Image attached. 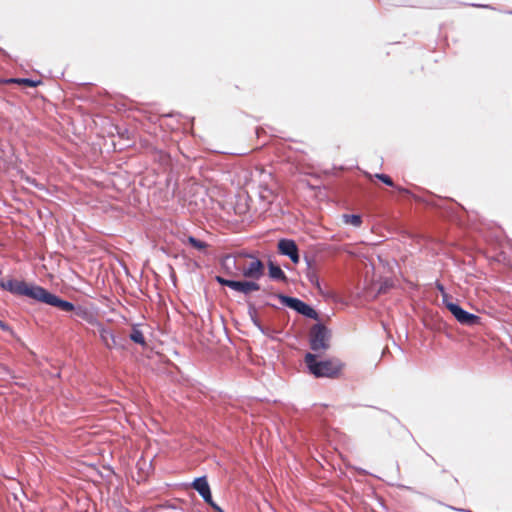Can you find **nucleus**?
I'll list each match as a JSON object with an SVG mask.
<instances>
[{
	"label": "nucleus",
	"mask_w": 512,
	"mask_h": 512,
	"mask_svg": "<svg viewBox=\"0 0 512 512\" xmlns=\"http://www.w3.org/2000/svg\"><path fill=\"white\" fill-rule=\"evenodd\" d=\"M304 361L309 372L316 378H336L343 367L338 359L319 360L317 355L312 353H306Z\"/></svg>",
	"instance_id": "f257e3e1"
},
{
	"label": "nucleus",
	"mask_w": 512,
	"mask_h": 512,
	"mask_svg": "<svg viewBox=\"0 0 512 512\" xmlns=\"http://www.w3.org/2000/svg\"><path fill=\"white\" fill-rule=\"evenodd\" d=\"M0 287L13 295L25 296L37 301L42 286L28 284L25 281L16 279H9L8 281L0 280Z\"/></svg>",
	"instance_id": "f03ea898"
},
{
	"label": "nucleus",
	"mask_w": 512,
	"mask_h": 512,
	"mask_svg": "<svg viewBox=\"0 0 512 512\" xmlns=\"http://www.w3.org/2000/svg\"><path fill=\"white\" fill-rule=\"evenodd\" d=\"M0 287L13 295L25 296L37 301L42 286L28 284L25 281L16 279H9L8 281L0 280Z\"/></svg>",
	"instance_id": "7ed1b4c3"
},
{
	"label": "nucleus",
	"mask_w": 512,
	"mask_h": 512,
	"mask_svg": "<svg viewBox=\"0 0 512 512\" xmlns=\"http://www.w3.org/2000/svg\"><path fill=\"white\" fill-rule=\"evenodd\" d=\"M273 297L279 299L281 304L288 307L298 314L313 320H319L318 312L309 304L299 298L288 296L282 293L272 294Z\"/></svg>",
	"instance_id": "20e7f679"
},
{
	"label": "nucleus",
	"mask_w": 512,
	"mask_h": 512,
	"mask_svg": "<svg viewBox=\"0 0 512 512\" xmlns=\"http://www.w3.org/2000/svg\"><path fill=\"white\" fill-rule=\"evenodd\" d=\"M442 301L447 310L460 324L475 326L481 323V318L478 315L466 311L457 302L450 300L448 295H444Z\"/></svg>",
	"instance_id": "39448f33"
},
{
	"label": "nucleus",
	"mask_w": 512,
	"mask_h": 512,
	"mask_svg": "<svg viewBox=\"0 0 512 512\" xmlns=\"http://www.w3.org/2000/svg\"><path fill=\"white\" fill-rule=\"evenodd\" d=\"M330 330L321 322L314 324L309 333V345L311 350H327L330 347Z\"/></svg>",
	"instance_id": "423d86ee"
},
{
	"label": "nucleus",
	"mask_w": 512,
	"mask_h": 512,
	"mask_svg": "<svg viewBox=\"0 0 512 512\" xmlns=\"http://www.w3.org/2000/svg\"><path fill=\"white\" fill-rule=\"evenodd\" d=\"M215 281L221 286L229 287L230 289L244 295H249L253 291L260 290V284L252 280H233L216 275Z\"/></svg>",
	"instance_id": "0eeeda50"
},
{
	"label": "nucleus",
	"mask_w": 512,
	"mask_h": 512,
	"mask_svg": "<svg viewBox=\"0 0 512 512\" xmlns=\"http://www.w3.org/2000/svg\"><path fill=\"white\" fill-rule=\"evenodd\" d=\"M37 302L56 307L64 312H71L74 309V304L70 301L62 299L56 294L51 293L44 287H41Z\"/></svg>",
	"instance_id": "6e6552de"
},
{
	"label": "nucleus",
	"mask_w": 512,
	"mask_h": 512,
	"mask_svg": "<svg viewBox=\"0 0 512 512\" xmlns=\"http://www.w3.org/2000/svg\"><path fill=\"white\" fill-rule=\"evenodd\" d=\"M193 489H195L199 495L202 497L203 501L208 504L212 509L217 512H224L214 501L212 498V493L210 489V485L207 481L206 476L197 477L191 483Z\"/></svg>",
	"instance_id": "1a4fd4ad"
},
{
	"label": "nucleus",
	"mask_w": 512,
	"mask_h": 512,
	"mask_svg": "<svg viewBox=\"0 0 512 512\" xmlns=\"http://www.w3.org/2000/svg\"><path fill=\"white\" fill-rule=\"evenodd\" d=\"M277 249L280 255L289 257L294 264L300 262L299 248L294 240L288 238L280 239Z\"/></svg>",
	"instance_id": "9d476101"
},
{
	"label": "nucleus",
	"mask_w": 512,
	"mask_h": 512,
	"mask_svg": "<svg viewBox=\"0 0 512 512\" xmlns=\"http://www.w3.org/2000/svg\"><path fill=\"white\" fill-rule=\"evenodd\" d=\"M250 257L253 260L243 269L242 275L245 278L259 280L265 273V265L260 259L253 256Z\"/></svg>",
	"instance_id": "9b49d317"
},
{
	"label": "nucleus",
	"mask_w": 512,
	"mask_h": 512,
	"mask_svg": "<svg viewBox=\"0 0 512 512\" xmlns=\"http://www.w3.org/2000/svg\"><path fill=\"white\" fill-rule=\"evenodd\" d=\"M95 326H97L100 339L106 348H108V349H112V348L123 349L124 348L123 344L116 343V336L114 335V333L111 329L106 328L99 321L95 324Z\"/></svg>",
	"instance_id": "f8f14e48"
},
{
	"label": "nucleus",
	"mask_w": 512,
	"mask_h": 512,
	"mask_svg": "<svg viewBox=\"0 0 512 512\" xmlns=\"http://www.w3.org/2000/svg\"><path fill=\"white\" fill-rule=\"evenodd\" d=\"M267 267H268V275L272 280L280 281V282H284V283L288 282V277L286 276V274L284 273V271L281 269V267L279 265H277L273 261L269 260L267 263Z\"/></svg>",
	"instance_id": "ddd939ff"
},
{
	"label": "nucleus",
	"mask_w": 512,
	"mask_h": 512,
	"mask_svg": "<svg viewBox=\"0 0 512 512\" xmlns=\"http://www.w3.org/2000/svg\"><path fill=\"white\" fill-rule=\"evenodd\" d=\"M71 312H73V314L76 317L85 320L89 324L95 325L98 322V320L93 315V313L88 308H86L84 306H81V305L76 306V305H74V309H72Z\"/></svg>",
	"instance_id": "4468645a"
},
{
	"label": "nucleus",
	"mask_w": 512,
	"mask_h": 512,
	"mask_svg": "<svg viewBox=\"0 0 512 512\" xmlns=\"http://www.w3.org/2000/svg\"><path fill=\"white\" fill-rule=\"evenodd\" d=\"M305 262L307 265L306 277H307L308 281L313 286H315L318 290H321V284H320L318 274H317L316 270L313 268V262H314L313 259L306 256Z\"/></svg>",
	"instance_id": "2eb2a0df"
},
{
	"label": "nucleus",
	"mask_w": 512,
	"mask_h": 512,
	"mask_svg": "<svg viewBox=\"0 0 512 512\" xmlns=\"http://www.w3.org/2000/svg\"><path fill=\"white\" fill-rule=\"evenodd\" d=\"M129 339L141 346L146 345V339L143 335V332L138 328V325H133L132 330L129 334Z\"/></svg>",
	"instance_id": "dca6fc26"
},
{
	"label": "nucleus",
	"mask_w": 512,
	"mask_h": 512,
	"mask_svg": "<svg viewBox=\"0 0 512 512\" xmlns=\"http://www.w3.org/2000/svg\"><path fill=\"white\" fill-rule=\"evenodd\" d=\"M8 83H17V84H20V85H24V86H27V87H37L41 81L40 80H33V79H30V78H11L9 80H7Z\"/></svg>",
	"instance_id": "f3484780"
},
{
	"label": "nucleus",
	"mask_w": 512,
	"mask_h": 512,
	"mask_svg": "<svg viewBox=\"0 0 512 512\" xmlns=\"http://www.w3.org/2000/svg\"><path fill=\"white\" fill-rule=\"evenodd\" d=\"M248 315L253 325L256 328H260L262 323L258 317L257 309L253 303L248 304Z\"/></svg>",
	"instance_id": "a211bd4d"
},
{
	"label": "nucleus",
	"mask_w": 512,
	"mask_h": 512,
	"mask_svg": "<svg viewBox=\"0 0 512 512\" xmlns=\"http://www.w3.org/2000/svg\"><path fill=\"white\" fill-rule=\"evenodd\" d=\"M187 243L198 251L205 250L208 244L192 235L187 237Z\"/></svg>",
	"instance_id": "6ab92c4d"
},
{
	"label": "nucleus",
	"mask_w": 512,
	"mask_h": 512,
	"mask_svg": "<svg viewBox=\"0 0 512 512\" xmlns=\"http://www.w3.org/2000/svg\"><path fill=\"white\" fill-rule=\"evenodd\" d=\"M343 221L346 224H351L354 227H359L362 224V217L359 214H344Z\"/></svg>",
	"instance_id": "aec40b11"
},
{
	"label": "nucleus",
	"mask_w": 512,
	"mask_h": 512,
	"mask_svg": "<svg viewBox=\"0 0 512 512\" xmlns=\"http://www.w3.org/2000/svg\"><path fill=\"white\" fill-rule=\"evenodd\" d=\"M221 265L228 274H232L231 268L236 267V260L233 257L227 255L222 259Z\"/></svg>",
	"instance_id": "412c9836"
},
{
	"label": "nucleus",
	"mask_w": 512,
	"mask_h": 512,
	"mask_svg": "<svg viewBox=\"0 0 512 512\" xmlns=\"http://www.w3.org/2000/svg\"><path fill=\"white\" fill-rule=\"evenodd\" d=\"M376 178L379 179L384 184H386L387 186H390V187L394 186V182H393L392 178L387 174H384V173L376 174Z\"/></svg>",
	"instance_id": "4be33fe9"
},
{
	"label": "nucleus",
	"mask_w": 512,
	"mask_h": 512,
	"mask_svg": "<svg viewBox=\"0 0 512 512\" xmlns=\"http://www.w3.org/2000/svg\"><path fill=\"white\" fill-rule=\"evenodd\" d=\"M263 335L271 338V339H274L273 337V333L275 332L274 329H271L269 327H265L263 324L261 325L260 328H257Z\"/></svg>",
	"instance_id": "5701e85b"
},
{
	"label": "nucleus",
	"mask_w": 512,
	"mask_h": 512,
	"mask_svg": "<svg viewBox=\"0 0 512 512\" xmlns=\"http://www.w3.org/2000/svg\"><path fill=\"white\" fill-rule=\"evenodd\" d=\"M0 329L4 332H8L11 336H14L13 329L4 321L0 319Z\"/></svg>",
	"instance_id": "b1692460"
},
{
	"label": "nucleus",
	"mask_w": 512,
	"mask_h": 512,
	"mask_svg": "<svg viewBox=\"0 0 512 512\" xmlns=\"http://www.w3.org/2000/svg\"><path fill=\"white\" fill-rule=\"evenodd\" d=\"M437 289L442 293V296H443V297H444V295H447V294L445 293V288H444V286H443L442 284L437 283Z\"/></svg>",
	"instance_id": "393cba45"
},
{
	"label": "nucleus",
	"mask_w": 512,
	"mask_h": 512,
	"mask_svg": "<svg viewBox=\"0 0 512 512\" xmlns=\"http://www.w3.org/2000/svg\"><path fill=\"white\" fill-rule=\"evenodd\" d=\"M474 7H481V8H489L492 9L490 5H482V4H471Z\"/></svg>",
	"instance_id": "a878e982"
},
{
	"label": "nucleus",
	"mask_w": 512,
	"mask_h": 512,
	"mask_svg": "<svg viewBox=\"0 0 512 512\" xmlns=\"http://www.w3.org/2000/svg\"><path fill=\"white\" fill-rule=\"evenodd\" d=\"M450 509H453V510H456L455 507H452V506H448ZM457 511H460V512H472L471 510H466V509H457Z\"/></svg>",
	"instance_id": "bb28decb"
},
{
	"label": "nucleus",
	"mask_w": 512,
	"mask_h": 512,
	"mask_svg": "<svg viewBox=\"0 0 512 512\" xmlns=\"http://www.w3.org/2000/svg\"><path fill=\"white\" fill-rule=\"evenodd\" d=\"M125 341H126V340H125L124 338H122V339H118V338L116 337V343H120V344H123V345L125 346Z\"/></svg>",
	"instance_id": "cd10ccee"
},
{
	"label": "nucleus",
	"mask_w": 512,
	"mask_h": 512,
	"mask_svg": "<svg viewBox=\"0 0 512 512\" xmlns=\"http://www.w3.org/2000/svg\"><path fill=\"white\" fill-rule=\"evenodd\" d=\"M265 305L266 306H270V307H273V308H276V306L270 302H265Z\"/></svg>",
	"instance_id": "c85d7f7f"
},
{
	"label": "nucleus",
	"mask_w": 512,
	"mask_h": 512,
	"mask_svg": "<svg viewBox=\"0 0 512 512\" xmlns=\"http://www.w3.org/2000/svg\"><path fill=\"white\" fill-rule=\"evenodd\" d=\"M508 13H509V14H512V11H509Z\"/></svg>",
	"instance_id": "c756f323"
}]
</instances>
